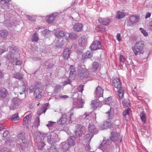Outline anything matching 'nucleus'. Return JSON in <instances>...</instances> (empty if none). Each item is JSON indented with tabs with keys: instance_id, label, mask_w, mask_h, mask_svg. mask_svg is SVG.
Segmentation results:
<instances>
[{
	"instance_id": "obj_11",
	"label": "nucleus",
	"mask_w": 152,
	"mask_h": 152,
	"mask_svg": "<svg viewBox=\"0 0 152 152\" xmlns=\"http://www.w3.org/2000/svg\"><path fill=\"white\" fill-rule=\"evenodd\" d=\"M84 102L82 99L81 97L78 96L77 99H75L73 101V107L77 108H82L83 107Z\"/></svg>"
},
{
	"instance_id": "obj_34",
	"label": "nucleus",
	"mask_w": 152,
	"mask_h": 152,
	"mask_svg": "<svg viewBox=\"0 0 152 152\" xmlns=\"http://www.w3.org/2000/svg\"><path fill=\"white\" fill-rule=\"evenodd\" d=\"M62 148L64 152H65L67 151L71 147H70L66 142H64L61 143Z\"/></svg>"
},
{
	"instance_id": "obj_9",
	"label": "nucleus",
	"mask_w": 152,
	"mask_h": 152,
	"mask_svg": "<svg viewBox=\"0 0 152 152\" xmlns=\"http://www.w3.org/2000/svg\"><path fill=\"white\" fill-rule=\"evenodd\" d=\"M17 137L20 142H22V143L19 144L18 146H20L23 151H24L28 147V144L27 141L25 139L23 134L20 133L18 134Z\"/></svg>"
},
{
	"instance_id": "obj_32",
	"label": "nucleus",
	"mask_w": 152,
	"mask_h": 152,
	"mask_svg": "<svg viewBox=\"0 0 152 152\" xmlns=\"http://www.w3.org/2000/svg\"><path fill=\"white\" fill-rule=\"evenodd\" d=\"M129 20L132 24H134L139 21V18L137 16L132 15L129 17Z\"/></svg>"
},
{
	"instance_id": "obj_49",
	"label": "nucleus",
	"mask_w": 152,
	"mask_h": 152,
	"mask_svg": "<svg viewBox=\"0 0 152 152\" xmlns=\"http://www.w3.org/2000/svg\"><path fill=\"white\" fill-rule=\"evenodd\" d=\"M48 152H58V149L53 145L51 146Z\"/></svg>"
},
{
	"instance_id": "obj_21",
	"label": "nucleus",
	"mask_w": 152,
	"mask_h": 152,
	"mask_svg": "<svg viewBox=\"0 0 152 152\" xmlns=\"http://www.w3.org/2000/svg\"><path fill=\"white\" fill-rule=\"evenodd\" d=\"M75 10V8L74 7H73L72 8V7H69L64 10L63 12H62V13H61L60 15H64L65 14L70 15L73 13Z\"/></svg>"
},
{
	"instance_id": "obj_45",
	"label": "nucleus",
	"mask_w": 152,
	"mask_h": 152,
	"mask_svg": "<svg viewBox=\"0 0 152 152\" xmlns=\"http://www.w3.org/2000/svg\"><path fill=\"white\" fill-rule=\"evenodd\" d=\"M70 70L69 77H73V75H74L75 72V67L73 65H71L70 66Z\"/></svg>"
},
{
	"instance_id": "obj_12",
	"label": "nucleus",
	"mask_w": 152,
	"mask_h": 152,
	"mask_svg": "<svg viewBox=\"0 0 152 152\" xmlns=\"http://www.w3.org/2000/svg\"><path fill=\"white\" fill-rule=\"evenodd\" d=\"M62 12H54L47 16L46 17V20L48 23H52L56 19L57 16H59Z\"/></svg>"
},
{
	"instance_id": "obj_40",
	"label": "nucleus",
	"mask_w": 152,
	"mask_h": 152,
	"mask_svg": "<svg viewBox=\"0 0 152 152\" xmlns=\"http://www.w3.org/2000/svg\"><path fill=\"white\" fill-rule=\"evenodd\" d=\"M93 133L91 134H86L85 137V139L86 140V142H88V144L89 145L91 138L93 137L94 135Z\"/></svg>"
},
{
	"instance_id": "obj_18",
	"label": "nucleus",
	"mask_w": 152,
	"mask_h": 152,
	"mask_svg": "<svg viewBox=\"0 0 152 152\" xmlns=\"http://www.w3.org/2000/svg\"><path fill=\"white\" fill-rule=\"evenodd\" d=\"M101 47V45L100 42L97 41L93 42L90 46L91 50L92 51L100 49Z\"/></svg>"
},
{
	"instance_id": "obj_38",
	"label": "nucleus",
	"mask_w": 152,
	"mask_h": 152,
	"mask_svg": "<svg viewBox=\"0 0 152 152\" xmlns=\"http://www.w3.org/2000/svg\"><path fill=\"white\" fill-rule=\"evenodd\" d=\"M92 56V53L90 51H87L86 53H83L82 56V58L83 59L90 58Z\"/></svg>"
},
{
	"instance_id": "obj_8",
	"label": "nucleus",
	"mask_w": 152,
	"mask_h": 152,
	"mask_svg": "<svg viewBox=\"0 0 152 152\" xmlns=\"http://www.w3.org/2000/svg\"><path fill=\"white\" fill-rule=\"evenodd\" d=\"M1 7L5 11H10L13 10L14 7L11 0H0Z\"/></svg>"
},
{
	"instance_id": "obj_56",
	"label": "nucleus",
	"mask_w": 152,
	"mask_h": 152,
	"mask_svg": "<svg viewBox=\"0 0 152 152\" xmlns=\"http://www.w3.org/2000/svg\"><path fill=\"white\" fill-rule=\"evenodd\" d=\"M50 32L48 30L45 29L42 32V34L43 35H46L48 34Z\"/></svg>"
},
{
	"instance_id": "obj_48",
	"label": "nucleus",
	"mask_w": 152,
	"mask_h": 152,
	"mask_svg": "<svg viewBox=\"0 0 152 152\" xmlns=\"http://www.w3.org/2000/svg\"><path fill=\"white\" fill-rule=\"evenodd\" d=\"M20 119L18 113H16L12 115L11 117V119L13 121H17Z\"/></svg>"
},
{
	"instance_id": "obj_60",
	"label": "nucleus",
	"mask_w": 152,
	"mask_h": 152,
	"mask_svg": "<svg viewBox=\"0 0 152 152\" xmlns=\"http://www.w3.org/2000/svg\"><path fill=\"white\" fill-rule=\"evenodd\" d=\"M71 81L69 79H66L63 83V86H65L66 85L70 84L71 83Z\"/></svg>"
},
{
	"instance_id": "obj_52",
	"label": "nucleus",
	"mask_w": 152,
	"mask_h": 152,
	"mask_svg": "<svg viewBox=\"0 0 152 152\" xmlns=\"http://www.w3.org/2000/svg\"><path fill=\"white\" fill-rule=\"evenodd\" d=\"M89 115L88 113H85L83 115L80 116V118L81 119H88L89 118Z\"/></svg>"
},
{
	"instance_id": "obj_35",
	"label": "nucleus",
	"mask_w": 152,
	"mask_h": 152,
	"mask_svg": "<svg viewBox=\"0 0 152 152\" xmlns=\"http://www.w3.org/2000/svg\"><path fill=\"white\" fill-rule=\"evenodd\" d=\"M106 113L108 114V118L109 119H112L114 118V112L113 110V108H112L111 107H110V110L107 112Z\"/></svg>"
},
{
	"instance_id": "obj_3",
	"label": "nucleus",
	"mask_w": 152,
	"mask_h": 152,
	"mask_svg": "<svg viewBox=\"0 0 152 152\" xmlns=\"http://www.w3.org/2000/svg\"><path fill=\"white\" fill-rule=\"evenodd\" d=\"M55 35L57 37L54 43H56L57 41L58 44H56V47L61 48L64 45L65 43L68 42V38L66 37L65 39H63V37L66 35V32L64 31H56L55 32Z\"/></svg>"
},
{
	"instance_id": "obj_39",
	"label": "nucleus",
	"mask_w": 152,
	"mask_h": 152,
	"mask_svg": "<svg viewBox=\"0 0 152 152\" xmlns=\"http://www.w3.org/2000/svg\"><path fill=\"white\" fill-rule=\"evenodd\" d=\"M13 77L14 78L19 80H22L23 78V75L20 73H16L13 74Z\"/></svg>"
},
{
	"instance_id": "obj_23",
	"label": "nucleus",
	"mask_w": 152,
	"mask_h": 152,
	"mask_svg": "<svg viewBox=\"0 0 152 152\" xmlns=\"http://www.w3.org/2000/svg\"><path fill=\"white\" fill-rule=\"evenodd\" d=\"M8 34L9 32L7 29H3L0 30V37L2 39H6Z\"/></svg>"
},
{
	"instance_id": "obj_46",
	"label": "nucleus",
	"mask_w": 152,
	"mask_h": 152,
	"mask_svg": "<svg viewBox=\"0 0 152 152\" xmlns=\"http://www.w3.org/2000/svg\"><path fill=\"white\" fill-rule=\"evenodd\" d=\"M12 101L13 104L16 106L19 105L20 103V100L17 98H14Z\"/></svg>"
},
{
	"instance_id": "obj_59",
	"label": "nucleus",
	"mask_w": 152,
	"mask_h": 152,
	"mask_svg": "<svg viewBox=\"0 0 152 152\" xmlns=\"http://www.w3.org/2000/svg\"><path fill=\"white\" fill-rule=\"evenodd\" d=\"M102 150H103V152H112L113 151L112 149L111 148H107Z\"/></svg>"
},
{
	"instance_id": "obj_64",
	"label": "nucleus",
	"mask_w": 152,
	"mask_h": 152,
	"mask_svg": "<svg viewBox=\"0 0 152 152\" xmlns=\"http://www.w3.org/2000/svg\"><path fill=\"white\" fill-rule=\"evenodd\" d=\"M140 76L142 77H145L146 76V73L145 71L140 72Z\"/></svg>"
},
{
	"instance_id": "obj_15",
	"label": "nucleus",
	"mask_w": 152,
	"mask_h": 152,
	"mask_svg": "<svg viewBox=\"0 0 152 152\" xmlns=\"http://www.w3.org/2000/svg\"><path fill=\"white\" fill-rule=\"evenodd\" d=\"M76 130L75 131V136L77 137H80L82 135L83 126L80 124L76 125Z\"/></svg>"
},
{
	"instance_id": "obj_20",
	"label": "nucleus",
	"mask_w": 152,
	"mask_h": 152,
	"mask_svg": "<svg viewBox=\"0 0 152 152\" xmlns=\"http://www.w3.org/2000/svg\"><path fill=\"white\" fill-rule=\"evenodd\" d=\"M103 90L102 88L98 86L96 89V91L94 93L95 96L96 98H99L102 97L103 96Z\"/></svg>"
},
{
	"instance_id": "obj_26",
	"label": "nucleus",
	"mask_w": 152,
	"mask_h": 152,
	"mask_svg": "<svg viewBox=\"0 0 152 152\" xmlns=\"http://www.w3.org/2000/svg\"><path fill=\"white\" fill-rule=\"evenodd\" d=\"M139 115L142 123L143 124H144L147 121L146 114L144 111H142L140 113Z\"/></svg>"
},
{
	"instance_id": "obj_24",
	"label": "nucleus",
	"mask_w": 152,
	"mask_h": 152,
	"mask_svg": "<svg viewBox=\"0 0 152 152\" xmlns=\"http://www.w3.org/2000/svg\"><path fill=\"white\" fill-rule=\"evenodd\" d=\"M89 132L96 134L97 133V130L94 125L92 123L89 124L88 127Z\"/></svg>"
},
{
	"instance_id": "obj_63",
	"label": "nucleus",
	"mask_w": 152,
	"mask_h": 152,
	"mask_svg": "<svg viewBox=\"0 0 152 152\" xmlns=\"http://www.w3.org/2000/svg\"><path fill=\"white\" fill-rule=\"evenodd\" d=\"M26 16L28 20L30 21H34V18L32 16L27 15Z\"/></svg>"
},
{
	"instance_id": "obj_61",
	"label": "nucleus",
	"mask_w": 152,
	"mask_h": 152,
	"mask_svg": "<svg viewBox=\"0 0 152 152\" xmlns=\"http://www.w3.org/2000/svg\"><path fill=\"white\" fill-rule=\"evenodd\" d=\"M0 152H11V151L9 149L5 147L1 149L0 151Z\"/></svg>"
},
{
	"instance_id": "obj_36",
	"label": "nucleus",
	"mask_w": 152,
	"mask_h": 152,
	"mask_svg": "<svg viewBox=\"0 0 152 152\" xmlns=\"http://www.w3.org/2000/svg\"><path fill=\"white\" fill-rule=\"evenodd\" d=\"M129 110L130 109L129 108H128L123 111V113L124 119L126 121H127L128 120V118H127V117H129Z\"/></svg>"
},
{
	"instance_id": "obj_27",
	"label": "nucleus",
	"mask_w": 152,
	"mask_h": 152,
	"mask_svg": "<svg viewBox=\"0 0 152 152\" xmlns=\"http://www.w3.org/2000/svg\"><path fill=\"white\" fill-rule=\"evenodd\" d=\"M83 25L80 23H76L73 26V28L75 31H81L83 29Z\"/></svg>"
},
{
	"instance_id": "obj_37",
	"label": "nucleus",
	"mask_w": 152,
	"mask_h": 152,
	"mask_svg": "<svg viewBox=\"0 0 152 152\" xmlns=\"http://www.w3.org/2000/svg\"><path fill=\"white\" fill-rule=\"evenodd\" d=\"M99 64L96 62H94L93 63L92 65V70L93 72H96L99 70Z\"/></svg>"
},
{
	"instance_id": "obj_28",
	"label": "nucleus",
	"mask_w": 152,
	"mask_h": 152,
	"mask_svg": "<svg viewBox=\"0 0 152 152\" xmlns=\"http://www.w3.org/2000/svg\"><path fill=\"white\" fill-rule=\"evenodd\" d=\"M71 52V51L69 48H66L64 50L63 54L64 59H67L69 58Z\"/></svg>"
},
{
	"instance_id": "obj_2",
	"label": "nucleus",
	"mask_w": 152,
	"mask_h": 152,
	"mask_svg": "<svg viewBox=\"0 0 152 152\" xmlns=\"http://www.w3.org/2000/svg\"><path fill=\"white\" fill-rule=\"evenodd\" d=\"M73 115L72 110L66 113H62L61 118L57 120L56 123L59 125L63 124L65 123L66 124L72 123L74 121L72 117Z\"/></svg>"
},
{
	"instance_id": "obj_25",
	"label": "nucleus",
	"mask_w": 152,
	"mask_h": 152,
	"mask_svg": "<svg viewBox=\"0 0 152 152\" xmlns=\"http://www.w3.org/2000/svg\"><path fill=\"white\" fill-rule=\"evenodd\" d=\"M98 20L100 23L104 25H107L110 22V20L107 18H100Z\"/></svg>"
},
{
	"instance_id": "obj_47",
	"label": "nucleus",
	"mask_w": 152,
	"mask_h": 152,
	"mask_svg": "<svg viewBox=\"0 0 152 152\" xmlns=\"http://www.w3.org/2000/svg\"><path fill=\"white\" fill-rule=\"evenodd\" d=\"M112 100V97H109L107 98H105L103 102V103L104 104H109Z\"/></svg>"
},
{
	"instance_id": "obj_33",
	"label": "nucleus",
	"mask_w": 152,
	"mask_h": 152,
	"mask_svg": "<svg viewBox=\"0 0 152 152\" xmlns=\"http://www.w3.org/2000/svg\"><path fill=\"white\" fill-rule=\"evenodd\" d=\"M125 15V12L119 11L117 12L115 17L116 18L119 19L124 18Z\"/></svg>"
},
{
	"instance_id": "obj_57",
	"label": "nucleus",
	"mask_w": 152,
	"mask_h": 152,
	"mask_svg": "<svg viewBox=\"0 0 152 152\" xmlns=\"http://www.w3.org/2000/svg\"><path fill=\"white\" fill-rule=\"evenodd\" d=\"M22 88V90L23 92H25V91H27L28 90L27 88V86L25 84H24L21 86Z\"/></svg>"
},
{
	"instance_id": "obj_6",
	"label": "nucleus",
	"mask_w": 152,
	"mask_h": 152,
	"mask_svg": "<svg viewBox=\"0 0 152 152\" xmlns=\"http://www.w3.org/2000/svg\"><path fill=\"white\" fill-rule=\"evenodd\" d=\"M144 45L143 41H140L137 42L134 46L132 47V49L135 56L145 54L143 50Z\"/></svg>"
},
{
	"instance_id": "obj_42",
	"label": "nucleus",
	"mask_w": 152,
	"mask_h": 152,
	"mask_svg": "<svg viewBox=\"0 0 152 152\" xmlns=\"http://www.w3.org/2000/svg\"><path fill=\"white\" fill-rule=\"evenodd\" d=\"M99 101L98 99H96L92 101L91 106L95 110L98 106Z\"/></svg>"
},
{
	"instance_id": "obj_62",
	"label": "nucleus",
	"mask_w": 152,
	"mask_h": 152,
	"mask_svg": "<svg viewBox=\"0 0 152 152\" xmlns=\"http://www.w3.org/2000/svg\"><path fill=\"white\" fill-rule=\"evenodd\" d=\"M119 58L121 62L124 63L126 61V59L123 55H121L120 56Z\"/></svg>"
},
{
	"instance_id": "obj_54",
	"label": "nucleus",
	"mask_w": 152,
	"mask_h": 152,
	"mask_svg": "<svg viewBox=\"0 0 152 152\" xmlns=\"http://www.w3.org/2000/svg\"><path fill=\"white\" fill-rule=\"evenodd\" d=\"M56 122L49 121L48 123L46 125V126L48 127H49L56 124Z\"/></svg>"
},
{
	"instance_id": "obj_19",
	"label": "nucleus",
	"mask_w": 152,
	"mask_h": 152,
	"mask_svg": "<svg viewBox=\"0 0 152 152\" xmlns=\"http://www.w3.org/2000/svg\"><path fill=\"white\" fill-rule=\"evenodd\" d=\"M87 39L84 37H81L78 40V44L80 46L84 48L87 45Z\"/></svg>"
},
{
	"instance_id": "obj_16",
	"label": "nucleus",
	"mask_w": 152,
	"mask_h": 152,
	"mask_svg": "<svg viewBox=\"0 0 152 152\" xmlns=\"http://www.w3.org/2000/svg\"><path fill=\"white\" fill-rule=\"evenodd\" d=\"M49 104L48 103H46L43 104L41 108L38 109L37 111V114L38 115V117H39V116L40 115L42 114L45 112L46 110L48 109Z\"/></svg>"
},
{
	"instance_id": "obj_58",
	"label": "nucleus",
	"mask_w": 152,
	"mask_h": 152,
	"mask_svg": "<svg viewBox=\"0 0 152 152\" xmlns=\"http://www.w3.org/2000/svg\"><path fill=\"white\" fill-rule=\"evenodd\" d=\"M62 125L63 129H62V130H64V131H68L69 130V126H67V124L66 126L65 124H62Z\"/></svg>"
},
{
	"instance_id": "obj_29",
	"label": "nucleus",
	"mask_w": 152,
	"mask_h": 152,
	"mask_svg": "<svg viewBox=\"0 0 152 152\" xmlns=\"http://www.w3.org/2000/svg\"><path fill=\"white\" fill-rule=\"evenodd\" d=\"M118 135L116 132H113L111 133V136L110 139L111 141L115 142L118 140Z\"/></svg>"
},
{
	"instance_id": "obj_41",
	"label": "nucleus",
	"mask_w": 152,
	"mask_h": 152,
	"mask_svg": "<svg viewBox=\"0 0 152 152\" xmlns=\"http://www.w3.org/2000/svg\"><path fill=\"white\" fill-rule=\"evenodd\" d=\"M12 59L13 61L12 62L13 65H19L22 63V61L18 60L16 57H13Z\"/></svg>"
},
{
	"instance_id": "obj_4",
	"label": "nucleus",
	"mask_w": 152,
	"mask_h": 152,
	"mask_svg": "<svg viewBox=\"0 0 152 152\" xmlns=\"http://www.w3.org/2000/svg\"><path fill=\"white\" fill-rule=\"evenodd\" d=\"M34 134L36 140H38L37 148L38 150H43L45 145V144L44 142V140L46 134L45 133L39 132H36Z\"/></svg>"
},
{
	"instance_id": "obj_50",
	"label": "nucleus",
	"mask_w": 152,
	"mask_h": 152,
	"mask_svg": "<svg viewBox=\"0 0 152 152\" xmlns=\"http://www.w3.org/2000/svg\"><path fill=\"white\" fill-rule=\"evenodd\" d=\"M40 121L39 117H36V121H35L34 123V126L35 127H37L39 125Z\"/></svg>"
},
{
	"instance_id": "obj_22",
	"label": "nucleus",
	"mask_w": 152,
	"mask_h": 152,
	"mask_svg": "<svg viewBox=\"0 0 152 152\" xmlns=\"http://www.w3.org/2000/svg\"><path fill=\"white\" fill-rule=\"evenodd\" d=\"M32 115L30 114L28 115L23 118V125L25 127L28 129L29 128V125L28 124V121L30 118L31 117Z\"/></svg>"
},
{
	"instance_id": "obj_51",
	"label": "nucleus",
	"mask_w": 152,
	"mask_h": 152,
	"mask_svg": "<svg viewBox=\"0 0 152 152\" xmlns=\"http://www.w3.org/2000/svg\"><path fill=\"white\" fill-rule=\"evenodd\" d=\"M83 87L84 85H81L77 86V91L80 92L82 94V91L83 90Z\"/></svg>"
},
{
	"instance_id": "obj_7",
	"label": "nucleus",
	"mask_w": 152,
	"mask_h": 152,
	"mask_svg": "<svg viewBox=\"0 0 152 152\" xmlns=\"http://www.w3.org/2000/svg\"><path fill=\"white\" fill-rule=\"evenodd\" d=\"M57 133H56L55 131H54L50 134H45L46 135L45 137H47V142L51 145H53L59 140Z\"/></svg>"
},
{
	"instance_id": "obj_31",
	"label": "nucleus",
	"mask_w": 152,
	"mask_h": 152,
	"mask_svg": "<svg viewBox=\"0 0 152 152\" xmlns=\"http://www.w3.org/2000/svg\"><path fill=\"white\" fill-rule=\"evenodd\" d=\"M8 95V91L6 89L3 88L0 89V97L2 98H5Z\"/></svg>"
},
{
	"instance_id": "obj_5",
	"label": "nucleus",
	"mask_w": 152,
	"mask_h": 152,
	"mask_svg": "<svg viewBox=\"0 0 152 152\" xmlns=\"http://www.w3.org/2000/svg\"><path fill=\"white\" fill-rule=\"evenodd\" d=\"M113 85L118 89L117 95L120 99H122L124 95V89L121 87V83L119 78L114 79L112 82Z\"/></svg>"
},
{
	"instance_id": "obj_44",
	"label": "nucleus",
	"mask_w": 152,
	"mask_h": 152,
	"mask_svg": "<svg viewBox=\"0 0 152 152\" xmlns=\"http://www.w3.org/2000/svg\"><path fill=\"white\" fill-rule=\"evenodd\" d=\"M39 39L38 34L37 32H35L32 36L31 41L33 42H37Z\"/></svg>"
},
{
	"instance_id": "obj_43",
	"label": "nucleus",
	"mask_w": 152,
	"mask_h": 152,
	"mask_svg": "<svg viewBox=\"0 0 152 152\" xmlns=\"http://www.w3.org/2000/svg\"><path fill=\"white\" fill-rule=\"evenodd\" d=\"M111 125V123L108 121H105L102 125H101L100 129L102 130L106 129Z\"/></svg>"
},
{
	"instance_id": "obj_55",
	"label": "nucleus",
	"mask_w": 152,
	"mask_h": 152,
	"mask_svg": "<svg viewBox=\"0 0 152 152\" xmlns=\"http://www.w3.org/2000/svg\"><path fill=\"white\" fill-rule=\"evenodd\" d=\"M139 29L144 36H148V34L145 30L141 28H140Z\"/></svg>"
},
{
	"instance_id": "obj_30",
	"label": "nucleus",
	"mask_w": 152,
	"mask_h": 152,
	"mask_svg": "<svg viewBox=\"0 0 152 152\" xmlns=\"http://www.w3.org/2000/svg\"><path fill=\"white\" fill-rule=\"evenodd\" d=\"M75 137L74 136H70L69 138H68L67 140L66 141L69 145L71 147L74 145L75 144Z\"/></svg>"
},
{
	"instance_id": "obj_13",
	"label": "nucleus",
	"mask_w": 152,
	"mask_h": 152,
	"mask_svg": "<svg viewBox=\"0 0 152 152\" xmlns=\"http://www.w3.org/2000/svg\"><path fill=\"white\" fill-rule=\"evenodd\" d=\"M15 47H10V52L5 56V57L8 59L12 58L17 53V52L15 50Z\"/></svg>"
},
{
	"instance_id": "obj_10",
	"label": "nucleus",
	"mask_w": 152,
	"mask_h": 152,
	"mask_svg": "<svg viewBox=\"0 0 152 152\" xmlns=\"http://www.w3.org/2000/svg\"><path fill=\"white\" fill-rule=\"evenodd\" d=\"M78 71V76L81 78H87L91 76L88 70L85 68L79 67Z\"/></svg>"
},
{
	"instance_id": "obj_1",
	"label": "nucleus",
	"mask_w": 152,
	"mask_h": 152,
	"mask_svg": "<svg viewBox=\"0 0 152 152\" xmlns=\"http://www.w3.org/2000/svg\"><path fill=\"white\" fill-rule=\"evenodd\" d=\"M41 83L37 82L29 87V93H33L34 96L36 99H40L42 97L43 90L41 88Z\"/></svg>"
},
{
	"instance_id": "obj_14",
	"label": "nucleus",
	"mask_w": 152,
	"mask_h": 152,
	"mask_svg": "<svg viewBox=\"0 0 152 152\" xmlns=\"http://www.w3.org/2000/svg\"><path fill=\"white\" fill-rule=\"evenodd\" d=\"M111 143V141L110 139L105 140L104 139L102 143L99 146V148L102 149L104 148H110L109 147H108Z\"/></svg>"
},
{
	"instance_id": "obj_17",
	"label": "nucleus",
	"mask_w": 152,
	"mask_h": 152,
	"mask_svg": "<svg viewBox=\"0 0 152 152\" xmlns=\"http://www.w3.org/2000/svg\"><path fill=\"white\" fill-rule=\"evenodd\" d=\"M132 89H133L132 93L133 95L136 97H141V96L143 95V92L138 89H137V86H134V88L132 87Z\"/></svg>"
},
{
	"instance_id": "obj_53",
	"label": "nucleus",
	"mask_w": 152,
	"mask_h": 152,
	"mask_svg": "<svg viewBox=\"0 0 152 152\" xmlns=\"http://www.w3.org/2000/svg\"><path fill=\"white\" fill-rule=\"evenodd\" d=\"M70 38L71 39H74L76 38L77 37V34L74 33H71L69 34H68Z\"/></svg>"
}]
</instances>
